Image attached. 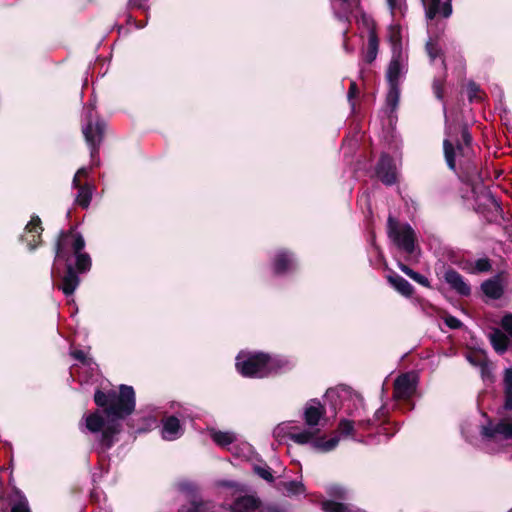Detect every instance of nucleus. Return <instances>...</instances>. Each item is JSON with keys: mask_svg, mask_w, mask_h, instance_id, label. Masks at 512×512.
I'll return each instance as SVG.
<instances>
[{"mask_svg": "<svg viewBox=\"0 0 512 512\" xmlns=\"http://www.w3.org/2000/svg\"><path fill=\"white\" fill-rule=\"evenodd\" d=\"M96 405L103 410H96L83 417L85 428L93 434H99V442L104 449H109L115 437L121 431V420L135 409V392L132 386L120 385L119 392L107 393L97 390L94 395Z\"/></svg>", "mask_w": 512, "mask_h": 512, "instance_id": "nucleus-1", "label": "nucleus"}, {"mask_svg": "<svg viewBox=\"0 0 512 512\" xmlns=\"http://www.w3.org/2000/svg\"><path fill=\"white\" fill-rule=\"evenodd\" d=\"M325 415L326 409L324 405L317 399H310L303 408L305 429L300 430L296 426L281 424L275 429V433L277 435L285 433L294 443L310 445V447L317 452H330L337 447L339 437L334 436L326 439L325 436L321 434L322 429L327 423Z\"/></svg>", "mask_w": 512, "mask_h": 512, "instance_id": "nucleus-2", "label": "nucleus"}, {"mask_svg": "<svg viewBox=\"0 0 512 512\" xmlns=\"http://www.w3.org/2000/svg\"><path fill=\"white\" fill-rule=\"evenodd\" d=\"M84 247L85 241L83 236L75 231L62 233L57 241L55 261H65L67 270L62 278V284L58 288L66 296H71L80 283V279L70 263V253L72 252L75 255L76 268L79 272H86L91 267L90 256L82 252Z\"/></svg>", "mask_w": 512, "mask_h": 512, "instance_id": "nucleus-3", "label": "nucleus"}, {"mask_svg": "<svg viewBox=\"0 0 512 512\" xmlns=\"http://www.w3.org/2000/svg\"><path fill=\"white\" fill-rule=\"evenodd\" d=\"M215 485L221 507L228 512H256L261 506L259 497L242 482L218 480Z\"/></svg>", "mask_w": 512, "mask_h": 512, "instance_id": "nucleus-4", "label": "nucleus"}, {"mask_svg": "<svg viewBox=\"0 0 512 512\" xmlns=\"http://www.w3.org/2000/svg\"><path fill=\"white\" fill-rule=\"evenodd\" d=\"M471 136L466 127L458 128L454 125L446 127V137L443 141L445 161L448 167L456 171L457 167L465 168L471 161Z\"/></svg>", "mask_w": 512, "mask_h": 512, "instance_id": "nucleus-5", "label": "nucleus"}, {"mask_svg": "<svg viewBox=\"0 0 512 512\" xmlns=\"http://www.w3.org/2000/svg\"><path fill=\"white\" fill-rule=\"evenodd\" d=\"M288 360L264 353L240 352L236 357L237 371L245 377L263 378L289 367Z\"/></svg>", "mask_w": 512, "mask_h": 512, "instance_id": "nucleus-6", "label": "nucleus"}, {"mask_svg": "<svg viewBox=\"0 0 512 512\" xmlns=\"http://www.w3.org/2000/svg\"><path fill=\"white\" fill-rule=\"evenodd\" d=\"M333 11L339 21L350 23L351 17H354L358 23H362L369 30L365 60L368 63L374 61L378 53V38L373 29V20L360 11V0H340L338 3L335 2Z\"/></svg>", "mask_w": 512, "mask_h": 512, "instance_id": "nucleus-7", "label": "nucleus"}, {"mask_svg": "<svg viewBox=\"0 0 512 512\" xmlns=\"http://www.w3.org/2000/svg\"><path fill=\"white\" fill-rule=\"evenodd\" d=\"M406 71L407 67H403L402 57L398 56L394 61H390L386 75L389 84L386 105L390 108L391 112L398 106L400 97L399 84Z\"/></svg>", "mask_w": 512, "mask_h": 512, "instance_id": "nucleus-8", "label": "nucleus"}, {"mask_svg": "<svg viewBox=\"0 0 512 512\" xmlns=\"http://www.w3.org/2000/svg\"><path fill=\"white\" fill-rule=\"evenodd\" d=\"M388 236L399 249L409 254L414 252L415 232L409 224H400L392 216H389Z\"/></svg>", "mask_w": 512, "mask_h": 512, "instance_id": "nucleus-9", "label": "nucleus"}, {"mask_svg": "<svg viewBox=\"0 0 512 512\" xmlns=\"http://www.w3.org/2000/svg\"><path fill=\"white\" fill-rule=\"evenodd\" d=\"M95 110V105L90 104L86 108L85 120L86 124L82 127V133L84 135L85 141L90 148L91 158H95L98 154L99 146L102 142L103 131L105 124L101 120H97L93 123V111Z\"/></svg>", "mask_w": 512, "mask_h": 512, "instance_id": "nucleus-10", "label": "nucleus"}, {"mask_svg": "<svg viewBox=\"0 0 512 512\" xmlns=\"http://www.w3.org/2000/svg\"><path fill=\"white\" fill-rule=\"evenodd\" d=\"M481 434L487 445L504 440H512V422L502 421L494 427L483 426Z\"/></svg>", "mask_w": 512, "mask_h": 512, "instance_id": "nucleus-11", "label": "nucleus"}, {"mask_svg": "<svg viewBox=\"0 0 512 512\" xmlns=\"http://www.w3.org/2000/svg\"><path fill=\"white\" fill-rule=\"evenodd\" d=\"M87 175L88 169L82 167L76 172L72 181L73 188L78 189L76 202L84 209L89 207L94 191V187L91 184L80 185V178Z\"/></svg>", "mask_w": 512, "mask_h": 512, "instance_id": "nucleus-12", "label": "nucleus"}, {"mask_svg": "<svg viewBox=\"0 0 512 512\" xmlns=\"http://www.w3.org/2000/svg\"><path fill=\"white\" fill-rule=\"evenodd\" d=\"M417 375L415 373H405L400 375L394 383V397L397 399H408L416 391Z\"/></svg>", "mask_w": 512, "mask_h": 512, "instance_id": "nucleus-13", "label": "nucleus"}, {"mask_svg": "<svg viewBox=\"0 0 512 512\" xmlns=\"http://www.w3.org/2000/svg\"><path fill=\"white\" fill-rule=\"evenodd\" d=\"M43 228L41 226V220L38 216H33L30 222L26 225L23 235L21 236L22 241L27 243L30 251L36 249L40 244L37 239L40 238Z\"/></svg>", "mask_w": 512, "mask_h": 512, "instance_id": "nucleus-14", "label": "nucleus"}, {"mask_svg": "<svg viewBox=\"0 0 512 512\" xmlns=\"http://www.w3.org/2000/svg\"><path fill=\"white\" fill-rule=\"evenodd\" d=\"M377 176L386 185H392L396 182V165L386 154L382 155L376 168Z\"/></svg>", "mask_w": 512, "mask_h": 512, "instance_id": "nucleus-15", "label": "nucleus"}, {"mask_svg": "<svg viewBox=\"0 0 512 512\" xmlns=\"http://www.w3.org/2000/svg\"><path fill=\"white\" fill-rule=\"evenodd\" d=\"M426 17L433 19L436 15L449 17L452 13L451 0H422Z\"/></svg>", "mask_w": 512, "mask_h": 512, "instance_id": "nucleus-16", "label": "nucleus"}, {"mask_svg": "<svg viewBox=\"0 0 512 512\" xmlns=\"http://www.w3.org/2000/svg\"><path fill=\"white\" fill-rule=\"evenodd\" d=\"M184 429L178 418L168 416L162 419L161 436L164 440L174 441L183 435Z\"/></svg>", "mask_w": 512, "mask_h": 512, "instance_id": "nucleus-17", "label": "nucleus"}, {"mask_svg": "<svg viewBox=\"0 0 512 512\" xmlns=\"http://www.w3.org/2000/svg\"><path fill=\"white\" fill-rule=\"evenodd\" d=\"M389 41L392 46V58L391 61H394L398 56L403 58V67H407L408 56L404 51L402 42H401V28L397 25H392L389 28Z\"/></svg>", "mask_w": 512, "mask_h": 512, "instance_id": "nucleus-18", "label": "nucleus"}, {"mask_svg": "<svg viewBox=\"0 0 512 512\" xmlns=\"http://www.w3.org/2000/svg\"><path fill=\"white\" fill-rule=\"evenodd\" d=\"M444 279L449 284V286L460 295L467 296L470 294L471 290L469 285L455 270H447L444 274Z\"/></svg>", "mask_w": 512, "mask_h": 512, "instance_id": "nucleus-19", "label": "nucleus"}, {"mask_svg": "<svg viewBox=\"0 0 512 512\" xmlns=\"http://www.w3.org/2000/svg\"><path fill=\"white\" fill-rule=\"evenodd\" d=\"M295 267V259L286 251H279L274 258L273 269L275 273L282 274L291 271Z\"/></svg>", "mask_w": 512, "mask_h": 512, "instance_id": "nucleus-20", "label": "nucleus"}, {"mask_svg": "<svg viewBox=\"0 0 512 512\" xmlns=\"http://www.w3.org/2000/svg\"><path fill=\"white\" fill-rule=\"evenodd\" d=\"M484 294L491 299H499L503 295L504 287L499 277H494L482 283Z\"/></svg>", "mask_w": 512, "mask_h": 512, "instance_id": "nucleus-21", "label": "nucleus"}, {"mask_svg": "<svg viewBox=\"0 0 512 512\" xmlns=\"http://www.w3.org/2000/svg\"><path fill=\"white\" fill-rule=\"evenodd\" d=\"M504 408L512 410V366L503 371Z\"/></svg>", "mask_w": 512, "mask_h": 512, "instance_id": "nucleus-22", "label": "nucleus"}, {"mask_svg": "<svg viewBox=\"0 0 512 512\" xmlns=\"http://www.w3.org/2000/svg\"><path fill=\"white\" fill-rule=\"evenodd\" d=\"M210 436L212 440L220 447H228L237 440V435L232 431L211 430Z\"/></svg>", "mask_w": 512, "mask_h": 512, "instance_id": "nucleus-23", "label": "nucleus"}, {"mask_svg": "<svg viewBox=\"0 0 512 512\" xmlns=\"http://www.w3.org/2000/svg\"><path fill=\"white\" fill-rule=\"evenodd\" d=\"M390 284L402 295L410 296L413 293L412 285L400 275L388 276Z\"/></svg>", "mask_w": 512, "mask_h": 512, "instance_id": "nucleus-24", "label": "nucleus"}, {"mask_svg": "<svg viewBox=\"0 0 512 512\" xmlns=\"http://www.w3.org/2000/svg\"><path fill=\"white\" fill-rule=\"evenodd\" d=\"M278 489L288 496L300 495L305 492L304 485L299 481H284L279 483Z\"/></svg>", "mask_w": 512, "mask_h": 512, "instance_id": "nucleus-25", "label": "nucleus"}, {"mask_svg": "<svg viewBox=\"0 0 512 512\" xmlns=\"http://www.w3.org/2000/svg\"><path fill=\"white\" fill-rule=\"evenodd\" d=\"M490 342L498 353H504L507 350L509 339L499 330L490 334Z\"/></svg>", "mask_w": 512, "mask_h": 512, "instance_id": "nucleus-26", "label": "nucleus"}, {"mask_svg": "<svg viewBox=\"0 0 512 512\" xmlns=\"http://www.w3.org/2000/svg\"><path fill=\"white\" fill-rule=\"evenodd\" d=\"M398 267L403 273H405L408 277H410L415 282H417L423 286H426V287L429 286V280L425 276L413 271L411 268H409L407 265H405L403 263H399Z\"/></svg>", "mask_w": 512, "mask_h": 512, "instance_id": "nucleus-27", "label": "nucleus"}, {"mask_svg": "<svg viewBox=\"0 0 512 512\" xmlns=\"http://www.w3.org/2000/svg\"><path fill=\"white\" fill-rule=\"evenodd\" d=\"M16 500L12 504L11 512H29L28 503L24 496L15 494Z\"/></svg>", "mask_w": 512, "mask_h": 512, "instance_id": "nucleus-28", "label": "nucleus"}, {"mask_svg": "<svg viewBox=\"0 0 512 512\" xmlns=\"http://www.w3.org/2000/svg\"><path fill=\"white\" fill-rule=\"evenodd\" d=\"M253 470L260 478L264 479L267 482H272L274 480L272 470L267 465H256L254 466Z\"/></svg>", "mask_w": 512, "mask_h": 512, "instance_id": "nucleus-29", "label": "nucleus"}, {"mask_svg": "<svg viewBox=\"0 0 512 512\" xmlns=\"http://www.w3.org/2000/svg\"><path fill=\"white\" fill-rule=\"evenodd\" d=\"M426 50L431 61H434L437 57H441L440 47L431 38L426 43Z\"/></svg>", "mask_w": 512, "mask_h": 512, "instance_id": "nucleus-30", "label": "nucleus"}, {"mask_svg": "<svg viewBox=\"0 0 512 512\" xmlns=\"http://www.w3.org/2000/svg\"><path fill=\"white\" fill-rule=\"evenodd\" d=\"M329 493L331 496L337 497L339 499H348L349 490L342 485H332L329 488Z\"/></svg>", "mask_w": 512, "mask_h": 512, "instance_id": "nucleus-31", "label": "nucleus"}, {"mask_svg": "<svg viewBox=\"0 0 512 512\" xmlns=\"http://www.w3.org/2000/svg\"><path fill=\"white\" fill-rule=\"evenodd\" d=\"M339 430L343 435H351L353 436L354 431V422L350 420L343 419L339 423Z\"/></svg>", "mask_w": 512, "mask_h": 512, "instance_id": "nucleus-32", "label": "nucleus"}, {"mask_svg": "<svg viewBox=\"0 0 512 512\" xmlns=\"http://www.w3.org/2000/svg\"><path fill=\"white\" fill-rule=\"evenodd\" d=\"M466 359L468 360V362L475 366V367H479L483 362L484 360L486 359L485 355L483 354H479V353H470L466 356Z\"/></svg>", "mask_w": 512, "mask_h": 512, "instance_id": "nucleus-33", "label": "nucleus"}, {"mask_svg": "<svg viewBox=\"0 0 512 512\" xmlns=\"http://www.w3.org/2000/svg\"><path fill=\"white\" fill-rule=\"evenodd\" d=\"M467 92H468V98L470 101L480 100V96H479L480 89H479V86L477 84H475L474 82H471L468 84Z\"/></svg>", "mask_w": 512, "mask_h": 512, "instance_id": "nucleus-34", "label": "nucleus"}, {"mask_svg": "<svg viewBox=\"0 0 512 512\" xmlns=\"http://www.w3.org/2000/svg\"><path fill=\"white\" fill-rule=\"evenodd\" d=\"M491 269V264L488 259H478L475 262V270L477 272H486Z\"/></svg>", "mask_w": 512, "mask_h": 512, "instance_id": "nucleus-35", "label": "nucleus"}, {"mask_svg": "<svg viewBox=\"0 0 512 512\" xmlns=\"http://www.w3.org/2000/svg\"><path fill=\"white\" fill-rule=\"evenodd\" d=\"M501 326L512 337V314H507L502 318Z\"/></svg>", "mask_w": 512, "mask_h": 512, "instance_id": "nucleus-36", "label": "nucleus"}, {"mask_svg": "<svg viewBox=\"0 0 512 512\" xmlns=\"http://www.w3.org/2000/svg\"><path fill=\"white\" fill-rule=\"evenodd\" d=\"M328 512H349L347 506L338 502H331L327 506Z\"/></svg>", "mask_w": 512, "mask_h": 512, "instance_id": "nucleus-37", "label": "nucleus"}, {"mask_svg": "<svg viewBox=\"0 0 512 512\" xmlns=\"http://www.w3.org/2000/svg\"><path fill=\"white\" fill-rule=\"evenodd\" d=\"M433 92L437 99L442 100L443 99V84L442 81L435 79L433 81Z\"/></svg>", "mask_w": 512, "mask_h": 512, "instance_id": "nucleus-38", "label": "nucleus"}, {"mask_svg": "<svg viewBox=\"0 0 512 512\" xmlns=\"http://www.w3.org/2000/svg\"><path fill=\"white\" fill-rule=\"evenodd\" d=\"M479 368L483 379L491 377V368L487 359L484 360V362L479 366Z\"/></svg>", "mask_w": 512, "mask_h": 512, "instance_id": "nucleus-39", "label": "nucleus"}, {"mask_svg": "<svg viewBox=\"0 0 512 512\" xmlns=\"http://www.w3.org/2000/svg\"><path fill=\"white\" fill-rule=\"evenodd\" d=\"M445 323L452 329H457L461 326V321L454 316H447L445 318Z\"/></svg>", "mask_w": 512, "mask_h": 512, "instance_id": "nucleus-40", "label": "nucleus"}, {"mask_svg": "<svg viewBox=\"0 0 512 512\" xmlns=\"http://www.w3.org/2000/svg\"><path fill=\"white\" fill-rule=\"evenodd\" d=\"M178 489L183 492H193L195 490V486L189 481H181L178 483Z\"/></svg>", "mask_w": 512, "mask_h": 512, "instance_id": "nucleus-41", "label": "nucleus"}, {"mask_svg": "<svg viewBox=\"0 0 512 512\" xmlns=\"http://www.w3.org/2000/svg\"><path fill=\"white\" fill-rule=\"evenodd\" d=\"M358 94V88L357 84L355 82H351L349 91H348V101L350 102L351 106L354 107V103L352 102V99Z\"/></svg>", "mask_w": 512, "mask_h": 512, "instance_id": "nucleus-42", "label": "nucleus"}, {"mask_svg": "<svg viewBox=\"0 0 512 512\" xmlns=\"http://www.w3.org/2000/svg\"><path fill=\"white\" fill-rule=\"evenodd\" d=\"M71 355H72L75 359H77V360H79V361H81V362H83V363H86V362H87L86 354H85L83 351H81V350H75V351H73V352L71 353Z\"/></svg>", "mask_w": 512, "mask_h": 512, "instance_id": "nucleus-43", "label": "nucleus"}, {"mask_svg": "<svg viewBox=\"0 0 512 512\" xmlns=\"http://www.w3.org/2000/svg\"><path fill=\"white\" fill-rule=\"evenodd\" d=\"M130 3L140 9H144L146 6V0H130Z\"/></svg>", "mask_w": 512, "mask_h": 512, "instance_id": "nucleus-44", "label": "nucleus"}, {"mask_svg": "<svg viewBox=\"0 0 512 512\" xmlns=\"http://www.w3.org/2000/svg\"><path fill=\"white\" fill-rule=\"evenodd\" d=\"M358 426L359 427H365V426H369L371 424V421L370 420H361V421H358L357 422Z\"/></svg>", "mask_w": 512, "mask_h": 512, "instance_id": "nucleus-45", "label": "nucleus"}, {"mask_svg": "<svg viewBox=\"0 0 512 512\" xmlns=\"http://www.w3.org/2000/svg\"><path fill=\"white\" fill-rule=\"evenodd\" d=\"M267 512H283V510H281L280 508H278L276 506H269L267 508Z\"/></svg>", "mask_w": 512, "mask_h": 512, "instance_id": "nucleus-46", "label": "nucleus"}, {"mask_svg": "<svg viewBox=\"0 0 512 512\" xmlns=\"http://www.w3.org/2000/svg\"><path fill=\"white\" fill-rule=\"evenodd\" d=\"M393 1H394V0H388L389 5H390L391 7L393 6Z\"/></svg>", "mask_w": 512, "mask_h": 512, "instance_id": "nucleus-47", "label": "nucleus"}, {"mask_svg": "<svg viewBox=\"0 0 512 512\" xmlns=\"http://www.w3.org/2000/svg\"><path fill=\"white\" fill-rule=\"evenodd\" d=\"M340 0H332V6L334 5L335 2H339Z\"/></svg>", "mask_w": 512, "mask_h": 512, "instance_id": "nucleus-48", "label": "nucleus"}]
</instances>
